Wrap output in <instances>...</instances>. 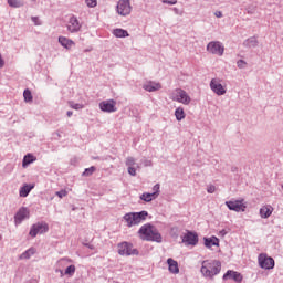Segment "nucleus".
I'll return each mask as SVG.
<instances>
[{"instance_id":"obj_16","label":"nucleus","mask_w":283,"mask_h":283,"mask_svg":"<svg viewBox=\"0 0 283 283\" xmlns=\"http://www.w3.org/2000/svg\"><path fill=\"white\" fill-rule=\"evenodd\" d=\"M273 211H274L273 206L264 205L259 210L260 218H263L264 220H266L268 218H271V216H273Z\"/></svg>"},{"instance_id":"obj_33","label":"nucleus","mask_w":283,"mask_h":283,"mask_svg":"<svg viewBox=\"0 0 283 283\" xmlns=\"http://www.w3.org/2000/svg\"><path fill=\"white\" fill-rule=\"evenodd\" d=\"M96 171V167L92 166L91 168H86L85 171L83 172V176H92Z\"/></svg>"},{"instance_id":"obj_13","label":"nucleus","mask_w":283,"mask_h":283,"mask_svg":"<svg viewBox=\"0 0 283 283\" xmlns=\"http://www.w3.org/2000/svg\"><path fill=\"white\" fill-rule=\"evenodd\" d=\"M126 167H128L129 176H136V171H138V169H140V164L136 163L134 157H128L126 159Z\"/></svg>"},{"instance_id":"obj_14","label":"nucleus","mask_w":283,"mask_h":283,"mask_svg":"<svg viewBox=\"0 0 283 283\" xmlns=\"http://www.w3.org/2000/svg\"><path fill=\"white\" fill-rule=\"evenodd\" d=\"M182 242L186 247H196L198 244V234L188 232L184 235Z\"/></svg>"},{"instance_id":"obj_32","label":"nucleus","mask_w":283,"mask_h":283,"mask_svg":"<svg viewBox=\"0 0 283 283\" xmlns=\"http://www.w3.org/2000/svg\"><path fill=\"white\" fill-rule=\"evenodd\" d=\"M85 3L87 6V8H96V6H98L97 0H85Z\"/></svg>"},{"instance_id":"obj_17","label":"nucleus","mask_w":283,"mask_h":283,"mask_svg":"<svg viewBox=\"0 0 283 283\" xmlns=\"http://www.w3.org/2000/svg\"><path fill=\"white\" fill-rule=\"evenodd\" d=\"M143 90L146 92H158L159 90H163V85L158 82L148 81L144 83Z\"/></svg>"},{"instance_id":"obj_42","label":"nucleus","mask_w":283,"mask_h":283,"mask_svg":"<svg viewBox=\"0 0 283 283\" xmlns=\"http://www.w3.org/2000/svg\"><path fill=\"white\" fill-rule=\"evenodd\" d=\"M56 273H60L61 277H63V275H65V272H63V270H56Z\"/></svg>"},{"instance_id":"obj_41","label":"nucleus","mask_w":283,"mask_h":283,"mask_svg":"<svg viewBox=\"0 0 283 283\" xmlns=\"http://www.w3.org/2000/svg\"><path fill=\"white\" fill-rule=\"evenodd\" d=\"M3 65H4L3 57L1 56V53H0V69L3 67Z\"/></svg>"},{"instance_id":"obj_15","label":"nucleus","mask_w":283,"mask_h":283,"mask_svg":"<svg viewBox=\"0 0 283 283\" xmlns=\"http://www.w3.org/2000/svg\"><path fill=\"white\" fill-rule=\"evenodd\" d=\"M27 218H30V210L24 207L20 208L14 216L15 224H21V221L27 220Z\"/></svg>"},{"instance_id":"obj_2","label":"nucleus","mask_w":283,"mask_h":283,"mask_svg":"<svg viewBox=\"0 0 283 283\" xmlns=\"http://www.w3.org/2000/svg\"><path fill=\"white\" fill-rule=\"evenodd\" d=\"M138 235L140 240H146L147 242H160L163 240V237L158 230L149 223L140 227L138 230Z\"/></svg>"},{"instance_id":"obj_6","label":"nucleus","mask_w":283,"mask_h":283,"mask_svg":"<svg viewBox=\"0 0 283 283\" xmlns=\"http://www.w3.org/2000/svg\"><path fill=\"white\" fill-rule=\"evenodd\" d=\"M208 54H213L214 56L224 55V44L220 41H211L207 44L206 48Z\"/></svg>"},{"instance_id":"obj_4","label":"nucleus","mask_w":283,"mask_h":283,"mask_svg":"<svg viewBox=\"0 0 283 283\" xmlns=\"http://www.w3.org/2000/svg\"><path fill=\"white\" fill-rule=\"evenodd\" d=\"M170 99L174 101V103H180V105H191V95L187 93V91L182 88H175L170 93Z\"/></svg>"},{"instance_id":"obj_39","label":"nucleus","mask_w":283,"mask_h":283,"mask_svg":"<svg viewBox=\"0 0 283 283\" xmlns=\"http://www.w3.org/2000/svg\"><path fill=\"white\" fill-rule=\"evenodd\" d=\"M207 191H208V193H216V186H213V185L208 186Z\"/></svg>"},{"instance_id":"obj_44","label":"nucleus","mask_w":283,"mask_h":283,"mask_svg":"<svg viewBox=\"0 0 283 283\" xmlns=\"http://www.w3.org/2000/svg\"><path fill=\"white\" fill-rule=\"evenodd\" d=\"M64 262H65L64 260L59 261L60 266H63Z\"/></svg>"},{"instance_id":"obj_24","label":"nucleus","mask_w":283,"mask_h":283,"mask_svg":"<svg viewBox=\"0 0 283 283\" xmlns=\"http://www.w3.org/2000/svg\"><path fill=\"white\" fill-rule=\"evenodd\" d=\"M187 115L185 114V108H182V106H179L176 108L175 111V118L176 120L180 122V120H185V117Z\"/></svg>"},{"instance_id":"obj_23","label":"nucleus","mask_w":283,"mask_h":283,"mask_svg":"<svg viewBox=\"0 0 283 283\" xmlns=\"http://www.w3.org/2000/svg\"><path fill=\"white\" fill-rule=\"evenodd\" d=\"M34 185H28L25 184L21 189H20V197L21 198H28V195L32 191Z\"/></svg>"},{"instance_id":"obj_25","label":"nucleus","mask_w":283,"mask_h":283,"mask_svg":"<svg viewBox=\"0 0 283 283\" xmlns=\"http://www.w3.org/2000/svg\"><path fill=\"white\" fill-rule=\"evenodd\" d=\"M157 195L156 193H149V192H144L142 196H140V200H144V202H151V200H156Z\"/></svg>"},{"instance_id":"obj_9","label":"nucleus","mask_w":283,"mask_h":283,"mask_svg":"<svg viewBox=\"0 0 283 283\" xmlns=\"http://www.w3.org/2000/svg\"><path fill=\"white\" fill-rule=\"evenodd\" d=\"M119 255H138V250L129 242H122L118 244Z\"/></svg>"},{"instance_id":"obj_45","label":"nucleus","mask_w":283,"mask_h":283,"mask_svg":"<svg viewBox=\"0 0 283 283\" xmlns=\"http://www.w3.org/2000/svg\"><path fill=\"white\" fill-rule=\"evenodd\" d=\"M66 114H67V116L70 118V116H72L73 113H72V111H69Z\"/></svg>"},{"instance_id":"obj_8","label":"nucleus","mask_w":283,"mask_h":283,"mask_svg":"<svg viewBox=\"0 0 283 283\" xmlns=\"http://www.w3.org/2000/svg\"><path fill=\"white\" fill-rule=\"evenodd\" d=\"M210 88L217 96H224L227 94V86L222 85V80L212 78L210 81Z\"/></svg>"},{"instance_id":"obj_20","label":"nucleus","mask_w":283,"mask_h":283,"mask_svg":"<svg viewBox=\"0 0 283 283\" xmlns=\"http://www.w3.org/2000/svg\"><path fill=\"white\" fill-rule=\"evenodd\" d=\"M167 264H168L169 273H172V275H178V273H180V268L178 266V261H176L174 259H168Z\"/></svg>"},{"instance_id":"obj_28","label":"nucleus","mask_w":283,"mask_h":283,"mask_svg":"<svg viewBox=\"0 0 283 283\" xmlns=\"http://www.w3.org/2000/svg\"><path fill=\"white\" fill-rule=\"evenodd\" d=\"M36 160V157H34L32 154H28L23 158L22 166L28 167V165H31V163H34Z\"/></svg>"},{"instance_id":"obj_22","label":"nucleus","mask_w":283,"mask_h":283,"mask_svg":"<svg viewBox=\"0 0 283 283\" xmlns=\"http://www.w3.org/2000/svg\"><path fill=\"white\" fill-rule=\"evenodd\" d=\"M59 43L62 45V48H65V50H72V48L75 45L74 41L65 36H60Z\"/></svg>"},{"instance_id":"obj_40","label":"nucleus","mask_w":283,"mask_h":283,"mask_svg":"<svg viewBox=\"0 0 283 283\" xmlns=\"http://www.w3.org/2000/svg\"><path fill=\"white\" fill-rule=\"evenodd\" d=\"M214 17H217V19H222V11H216Z\"/></svg>"},{"instance_id":"obj_26","label":"nucleus","mask_w":283,"mask_h":283,"mask_svg":"<svg viewBox=\"0 0 283 283\" xmlns=\"http://www.w3.org/2000/svg\"><path fill=\"white\" fill-rule=\"evenodd\" d=\"M114 36L117 39H125V36H129V33L123 29H115L113 31Z\"/></svg>"},{"instance_id":"obj_27","label":"nucleus","mask_w":283,"mask_h":283,"mask_svg":"<svg viewBox=\"0 0 283 283\" xmlns=\"http://www.w3.org/2000/svg\"><path fill=\"white\" fill-rule=\"evenodd\" d=\"M34 253H36V250L31 248L20 255V260H30Z\"/></svg>"},{"instance_id":"obj_7","label":"nucleus","mask_w":283,"mask_h":283,"mask_svg":"<svg viewBox=\"0 0 283 283\" xmlns=\"http://www.w3.org/2000/svg\"><path fill=\"white\" fill-rule=\"evenodd\" d=\"M116 11L120 17L132 14V0H118Z\"/></svg>"},{"instance_id":"obj_43","label":"nucleus","mask_w":283,"mask_h":283,"mask_svg":"<svg viewBox=\"0 0 283 283\" xmlns=\"http://www.w3.org/2000/svg\"><path fill=\"white\" fill-rule=\"evenodd\" d=\"M33 21L35 23V25H40L41 23H39V19L38 18H33Z\"/></svg>"},{"instance_id":"obj_1","label":"nucleus","mask_w":283,"mask_h":283,"mask_svg":"<svg viewBox=\"0 0 283 283\" xmlns=\"http://www.w3.org/2000/svg\"><path fill=\"white\" fill-rule=\"evenodd\" d=\"M222 271V263L218 260H206L201 263V274L203 277L213 280Z\"/></svg>"},{"instance_id":"obj_31","label":"nucleus","mask_w":283,"mask_h":283,"mask_svg":"<svg viewBox=\"0 0 283 283\" xmlns=\"http://www.w3.org/2000/svg\"><path fill=\"white\" fill-rule=\"evenodd\" d=\"M25 103H32V92L30 90H25L23 92Z\"/></svg>"},{"instance_id":"obj_34","label":"nucleus","mask_w":283,"mask_h":283,"mask_svg":"<svg viewBox=\"0 0 283 283\" xmlns=\"http://www.w3.org/2000/svg\"><path fill=\"white\" fill-rule=\"evenodd\" d=\"M153 193H156V195H157V198H158V196H160V185L156 184V185L153 187Z\"/></svg>"},{"instance_id":"obj_21","label":"nucleus","mask_w":283,"mask_h":283,"mask_svg":"<svg viewBox=\"0 0 283 283\" xmlns=\"http://www.w3.org/2000/svg\"><path fill=\"white\" fill-rule=\"evenodd\" d=\"M205 247L211 249V247H220V239L218 237L203 238Z\"/></svg>"},{"instance_id":"obj_3","label":"nucleus","mask_w":283,"mask_h":283,"mask_svg":"<svg viewBox=\"0 0 283 283\" xmlns=\"http://www.w3.org/2000/svg\"><path fill=\"white\" fill-rule=\"evenodd\" d=\"M147 216H149L147 211L128 212L123 217V220L126 227L132 228V227H137V224H140V222H144V220H147Z\"/></svg>"},{"instance_id":"obj_12","label":"nucleus","mask_w":283,"mask_h":283,"mask_svg":"<svg viewBox=\"0 0 283 283\" xmlns=\"http://www.w3.org/2000/svg\"><path fill=\"white\" fill-rule=\"evenodd\" d=\"M66 28L69 32L74 33V32H80L81 31V22L78 21L77 17H71L67 21Z\"/></svg>"},{"instance_id":"obj_10","label":"nucleus","mask_w":283,"mask_h":283,"mask_svg":"<svg viewBox=\"0 0 283 283\" xmlns=\"http://www.w3.org/2000/svg\"><path fill=\"white\" fill-rule=\"evenodd\" d=\"M226 207H228L230 211H237V213H240V211H247V203H244V199L226 201Z\"/></svg>"},{"instance_id":"obj_18","label":"nucleus","mask_w":283,"mask_h":283,"mask_svg":"<svg viewBox=\"0 0 283 283\" xmlns=\"http://www.w3.org/2000/svg\"><path fill=\"white\" fill-rule=\"evenodd\" d=\"M102 112H116V102L114 99L104 101L99 104Z\"/></svg>"},{"instance_id":"obj_29","label":"nucleus","mask_w":283,"mask_h":283,"mask_svg":"<svg viewBox=\"0 0 283 283\" xmlns=\"http://www.w3.org/2000/svg\"><path fill=\"white\" fill-rule=\"evenodd\" d=\"M10 8H21L24 6L23 0H8Z\"/></svg>"},{"instance_id":"obj_35","label":"nucleus","mask_w":283,"mask_h":283,"mask_svg":"<svg viewBox=\"0 0 283 283\" xmlns=\"http://www.w3.org/2000/svg\"><path fill=\"white\" fill-rule=\"evenodd\" d=\"M70 107H72V109H83V104H75V103H70Z\"/></svg>"},{"instance_id":"obj_5","label":"nucleus","mask_w":283,"mask_h":283,"mask_svg":"<svg viewBox=\"0 0 283 283\" xmlns=\"http://www.w3.org/2000/svg\"><path fill=\"white\" fill-rule=\"evenodd\" d=\"M258 263L261 269H264V271H271L272 269H275V260L266 253H261L258 256Z\"/></svg>"},{"instance_id":"obj_11","label":"nucleus","mask_w":283,"mask_h":283,"mask_svg":"<svg viewBox=\"0 0 283 283\" xmlns=\"http://www.w3.org/2000/svg\"><path fill=\"white\" fill-rule=\"evenodd\" d=\"M49 226L48 223L41 222V223H35L32 226L29 235H31V238H36V235H39V233H48L49 231Z\"/></svg>"},{"instance_id":"obj_19","label":"nucleus","mask_w":283,"mask_h":283,"mask_svg":"<svg viewBox=\"0 0 283 283\" xmlns=\"http://www.w3.org/2000/svg\"><path fill=\"white\" fill-rule=\"evenodd\" d=\"M223 280H233L234 282L240 283L242 282V274L237 271L230 270L223 275Z\"/></svg>"},{"instance_id":"obj_38","label":"nucleus","mask_w":283,"mask_h":283,"mask_svg":"<svg viewBox=\"0 0 283 283\" xmlns=\"http://www.w3.org/2000/svg\"><path fill=\"white\" fill-rule=\"evenodd\" d=\"M56 196L59 198H65V196H67V192H66V190H60L56 192Z\"/></svg>"},{"instance_id":"obj_30","label":"nucleus","mask_w":283,"mask_h":283,"mask_svg":"<svg viewBox=\"0 0 283 283\" xmlns=\"http://www.w3.org/2000/svg\"><path fill=\"white\" fill-rule=\"evenodd\" d=\"M74 273H76V266L75 265H70L66 268L64 275H74Z\"/></svg>"},{"instance_id":"obj_36","label":"nucleus","mask_w":283,"mask_h":283,"mask_svg":"<svg viewBox=\"0 0 283 283\" xmlns=\"http://www.w3.org/2000/svg\"><path fill=\"white\" fill-rule=\"evenodd\" d=\"M161 2L167 3V6H176L178 0H161Z\"/></svg>"},{"instance_id":"obj_37","label":"nucleus","mask_w":283,"mask_h":283,"mask_svg":"<svg viewBox=\"0 0 283 283\" xmlns=\"http://www.w3.org/2000/svg\"><path fill=\"white\" fill-rule=\"evenodd\" d=\"M237 65H238V67H240V70H242V69L247 67V62H244L243 60H239L237 62Z\"/></svg>"}]
</instances>
